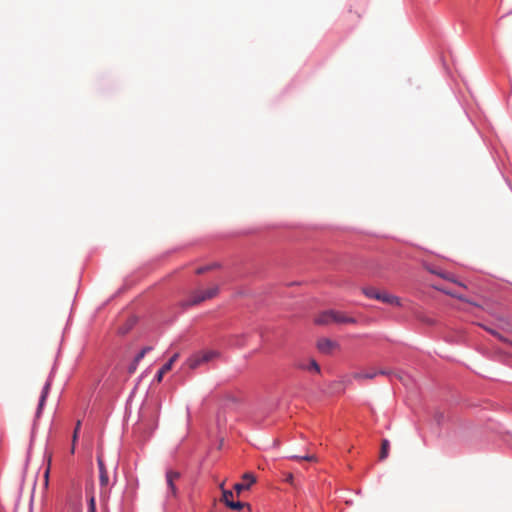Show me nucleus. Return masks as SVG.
I'll use <instances>...</instances> for the list:
<instances>
[{"mask_svg":"<svg viewBox=\"0 0 512 512\" xmlns=\"http://www.w3.org/2000/svg\"><path fill=\"white\" fill-rule=\"evenodd\" d=\"M233 492L230 490H223L221 501L228 507V503L232 502Z\"/></svg>","mask_w":512,"mask_h":512,"instance_id":"nucleus-16","label":"nucleus"},{"mask_svg":"<svg viewBox=\"0 0 512 512\" xmlns=\"http://www.w3.org/2000/svg\"><path fill=\"white\" fill-rule=\"evenodd\" d=\"M389 446H390L389 441L387 439H383L382 443H381V451H380V455H379L380 460H384L387 458L388 453H389Z\"/></svg>","mask_w":512,"mask_h":512,"instance_id":"nucleus-14","label":"nucleus"},{"mask_svg":"<svg viewBox=\"0 0 512 512\" xmlns=\"http://www.w3.org/2000/svg\"><path fill=\"white\" fill-rule=\"evenodd\" d=\"M335 310H328L320 313L316 319L315 323L319 325H328L334 323Z\"/></svg>","mask_w":512,"mask_h":512,"instance_id":"nucleus-8","label":"nucleus"},{"mask_svg":"<svg viewBox=\"0 0 512 512\" xmlns=\"http://www.w3.org/2000/svg\"><path fill=\"white\" fill-rule=\"evenodd\" d=\"M180 473L173 470L166 472V484L168 489V497L176 498L178 495V489L176 487V481L179 480Z\"/></svg>","mask_w":512,"mask_h":512,"instance_id":"nucleus-4","label":"nucleus"},{"mask_svg":"<svg viewBox=\"0 0 512 512\" xmlns=\"http://www.w3.org/2000/svg\"><path fill=\"white\" fill-rule=\"evenodd\" d=\"M49 474H50V464L48 465L45 473H44V487L47 489L49 485Z\"/></svg>","mask_w":512,"mask_h":512,"instance_id":"nucleus-19","label":"nucleus"},{"mask_svg":"<svg viewBox=\"0 0 512 512\" xmlns=\"http://www.w3.org/2000/svg\"><path fill=\"white\" fill-rule=\"evenodd\" d=\"M49 388H50V383H46L44 388H43L42 395H41V398H40L39 410L42 408V406H43V404H44V402L46 400Z\"/></svg>","mask_w":512,"mask_h":512,"instance_id":"nucleus-17","label":"nucleus"},{"mask_svg":"<svg viewBox=\"0 0 512 512\" xmlns=\"http://www.w3.org/2000/svg\"><path fill=\"white\" fill-rule=\"evenodd\" d=\"M361 291L368 298L375 299V300L381 301L383 303L397 306V307L402 306V302L399 297L389 294L387 292H381L374 287H371V286L363 287L361 289Z\"/></svg>","mask_w":512,"mask_h":512,"instance_id":"nucleus-1","label":"nucleus"},{"mask_svg":"<svg viewBox=\"0 0 512 512\" xmlns=\"http://www.w3.org/2000/svg\"><path fill=\"white\" fill-rule=\"evenodd\" d=\"M212 268H213V266H204V267H200V268H198V269L196 270V273H197V274H203V273H205V272L209 271V270H210V269H212Z\"/></svg>","mask_w":512,"mask_h":512,"instance_id":"nucleus-21","label":"nucleus"},{"mask_svg":"<svg viewBox=\"0 0 512 512\" xmlns=\"http://www.w3.org/2000/svg\"><path fill=\"white\" fill-rule=\"evenodd\" d=\"M178 357H179V353H175L170 358V360L162 366V368L158 371V373L156 375V380L158 382H161L164 374H166L168 371H170L172 369V366H173L174 362L178 359Z\"/></svg>","mask_w":512,"mask_h":512,"instance_id":"nucleus-9","label":"nucleus"},{"mask_svg":"<svg viewBox=\"0 0 512 512\" xmlns=\"http://www.w3.org/2000/svg\"><path fill=\"white\" fill-rule=\"evenodd\" d=\"M218 355H219L218 352L212 351V350L198 352V353H195L194 355H192L187 360L186 364L190 369L194 370V369L198 368L199 366L212 361L213 359L218 357Z\"/></svg>","mask_w":512,"mask_h":512,"instance_id":"nucleus-3","label":"nucleus"},{"mask_svg":"<svg viewBox=\"0 0 512 512\" xmlns=\"http://www.w3.org/2000/svg\"><path fill=\"white\" fill-rule=\"evenodd\" d=\"M224 484H225V483H224V482H222V483L219 485V488L221 489V491H222V492H223V490H226V489L224 488Z\"/></svg>","mask_w":512,"mask_h":512,"instance_id":"nucleus-28","label":"nucleus"},{"mask_svg":"<svg viewBox=\"0 0 512 512\" xmlns=\"http://www.w3.org/2000/svg\"><path fill=\"white\" fill-rule=\"evenodd\" d=\"M80 428H81V421L78 420L76 422L75 429H74L73 436H72L73 444H76V442L78 440V435H79Z\"/></svg>","mask_w":512,"mask_h":512,"instance_id":"nucleus-18","label":"nucleus"},{"mask_svg":"<svg viewBox=\"0 0 512 512\" xmlns=\"http://www.w3.org/2000/svg\"><path fill=\"white\" fill-rule=\"evenodd\" d=\"M151 350V347H144L141 351L146 355Z\"/></svg>","mask_w":512,"mask_h":512,"instance_id":"nucleus-27","label":"nucleus"},{"mask_svg":"<svg viewBox=\"0 0 512 512\" xmlns=\"http://www.w3.org/2000/svg\"><path fill=\"white\" fill-rule=\"evenodd\" d=\"M317 348L324 354H331L334 350L339 348V344L328 338H321L317 342Z\"/></svg>","mask_w":512,"mask_h":512,"instance_id":"nucleus-5","label":"nucleus"},{"mask_svg":"<svg viewBox=\"0 0 512 512\" xmlns=\"http://www.w3.org/2000/svg\"><path fill=\"white\" fill-rule=\"evenodd\" d=\"M218 286L211 287L206 290H196L190 293L187 300L181 302V306L186 308L198 305L206 300L214 298L218 294Z\"/></svg>","mask_w":512,"mask_h":512,"instance_id":"nucleus-2","label":"nucleus"},{"mask_svg":"<svg viewBox=\"0 0 512 512\" xmlns=\"http://www.w3.org/2000/svg\"><path fill=\"white\" fill-rule=\"evenodd\" d=\"M243 480L247 481V483H236L233 487L237 495H239L243 490L249 489V487L256 482V478L252 473H245L243 475Z\"/></svg>","mask_w":512,"mask_h":512,"instance_id":"nucleus-7","label":"nucleus"},{"mask_svg":"<svg viewBox=\"0 0 512 512\" xmlns=\"http://www.w3.org/2000/svg\"><path fill=\"white\" fill-rule=\"evenodd\" d=\"M334 323L354 324L356 323V320L353 317L347 316L342 312L335 311Z\"/></svg>","mask_w":512,"mask_h":512,"instance_id":"nucleus-10","label":"nucleus"},{"mask_svg":"<svg viewBox=\"0 0 512 512\" xmlns=\"http://www.w3.org/2000/svg\"><path fill=\"white\" fill-rule=\"evenodd\" d=\"M137 365H138V363H135V361H133V363L129 366L128 371H129L130 374L135 372V370L137 368Z\"/></svg>","mask_w":512,"mask_h":512,"instance_id":"nucleus-24","label":"nucleus"},{"mask_svg":"<svg viewBox=\"0 0 512 512\" xmlns=\"http://www.w3.org/2000/svg\"><path fill=\"white\" fill-rule=\"evenodd\" d=\"M97 464H98V468H99V481H100V485L101 487H106L109 483V477H108V472H107V469L105 467V464H104V461H103V458H102V455L99 454L97 456Z\"/></svg>","mask_w":512,"mask_h":512,"instance_id":"nucleus-6","label":"nucleus"},{"mask_svg":"<svg viewBox=\"0 0 512 512\" xmlns=\"http://www.w3.org/2000/svg\"><path fill=\"white\" fill-rule=\"evenodd\" d=\"M377 376L376 371H367V372H355L352 377L355 380H365V379H373Z\"/></svg>","mask_w":512,"mask_h":512,"instance_id":"nucleus-11","label":"nucleus"},{"mask_svg":"<svg viewBox=\"0 0 512 512\" xmlns=\"http://www.w3.org/2000/svg\"><path fill=\"white\" fill-rule=\"evenodd\" d=\"M489 332H490V333H492L493 335H495L496 337H498L499 339H501V340H502V337H501L497 332H495V331H493V330H489Z\"/></svg>","mask_w":512,"mask_h":512,"instance_id":"nucleus-26","label":"nucleus"},{"mask_svg":"<svg viewBox=\"0 0 512 512\" xmlns=\"http://www.w3.org/2000/svg\"><path fill=\"white\" fill-rule=\"evenodd\" d=\"M88 512H96V504L94 496L89 499V510Z\"/></svg>","mask_w":512,"mask_h":512,"instance_id":"nucleus-20","label":"nucleus"},{"mask_svg":"<svg viewBox=\"0 0 512 512\" xmlns=\"http://www.w3.org/2000/svg\"><path fill=\"white\" fill-rule=\"evenodd\" d=\"M290 458L294 459V460H305V461H309V462H317L318 461L316 455H314V454H306L303 456L292 455V456H290Z\"/></svg>","mask_w":512,"mask_h":512,"instance_id":"nucleus-15","label":"nucleus"},{"mask_svg":"<svg viewBox=\"0 0 512 512\" xmlns=\"http://www.w3.org/2000/svg\"><path fill=\"white\" fill-rule=\"evenodd\" d=\"M144 356L145 354L142 351H140L134 359L135 363H139L144 358Z\"/></svg>","mask_w":512,"mask_h":512,"instance_id":"nucleus-23","label":"nucleus"},{"mask_svg":"<svg viewBox=\"0 0 512 512\" xmlns=\"http://www.w3.org/2000/svg\"><path fill=\"white\" fill-rule=\"evenodd\" d=\"M75 445H76V444H73V443H72L71 453H74V451H75Z\"/></svg>","mask_w":512,"mask_h":512,"instance_id":"nucleus-29","label":"nucleus"},{"mask_svg":"<svg viewBox=\"0 0 512 512\" xmlns=\"http://www.w3.org/2000/svg\"><path fill=\"white\" fill-rule=\"evenodd\" d=\"M299 367L304 370L315 371L316 373H320V366L314 359H310L307 365L300 364Z\"/></svg>","mask_w":512,"mask_h":512,"instance_id":"nucleus-12","label":"nucleus"},{"mask_svg":"<svg viewBox=\"0 0 512 512\" xmlns=\"http://www.w3.org/2000/svg\"><path fill=\"white\" fill-rule=\"evenodd\" d=\"M293 479H294L293 475H292L291 473H289V474L286 476L285 481H286V482H288V483H290V484H293Z\"/></svg>","mask_w":512,"mask_h":512,"instance_id":"nucleus-25","label":"nucleus"},{"mask_svg":"<svg viewBox=\"0 0 512 512\" xmlns=\"http://www.w3.org/2000/svg\"><path fill=\"white\" fill-rule=\"evenodd\" d=\"M377 372V375H386V376H389L391 375V371L390 370H386V369H380Z\"/></svg>","mask_w":512,"mask_h":512,"instance_id":"nucleus-22","label":"nucleus"},{"mask_svg":"<svg viewBox=\"0 0 512 512\" xmlns=\"http://www.w3.org/2000/svg\"><path fill=\"white\" fill-rule=\"evenodd\" d=\"M228 507L232 510H236V511H239L243 508H247L249 511L252 510L251 508V505L249 503H244V502H234L232 501L231 503H228Z\"/></svg>","mask_w":512,"mask_h":512,"instance_id":"nucleus-13","label":"nucleus"}]
</instances>
